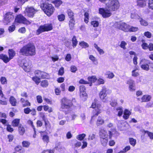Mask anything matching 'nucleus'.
I'll return each instance as SVG.
<instances>
[{
    "label": "nucleus",
    "instance_id": "12",
    "mask_svg": "<svg viewBox=\"0 0 153 153\" xmlns=\"http://www.w3.org/2000/svg\"><path fill=\"white\" fill-rule=\"evenodd\" d=\"M35 10L33 7H27L25 11L26 15L29 17H33L35 13Z\"/></svg>",
    "mask_w": 153,
    "mask_h": 153
},
{
    "label": "nucleus",
    "instance_id": "29",
    "mask_svg": "<svg viewBox=\"0 0 153 153\" xmlns=\"http://www.w3.org/2000/svg\"><path fill=\"white\" fill-rule=\"evenodd\" d=\"M8 53L9 58L11 59L13 58L15 54V51L12 49H9Z\"/></svg>",
    "mask_w": 153,
    "mask_h": 153
},
{
    "label": "nucleus",
    "instance_id": "43",
    "mask_svg": "<svg viewBox=\"0 0 153 153\" xmlns=\"http://www.w3.org/2000/svg\"><path fill=\"white\" fill-rule=\"evenodd\" d=\"M148 7L149 8L153 10V0H149Z\"/></svg>",
    "mask_w": 153,
    "mask_h": 153
},
{
    "label": "nucleus",
    "instance_id": "13",
    "mask_svg": "<svg viewBox=\"0 0 153 153\" xmlns=\"http://www.w3.org/2000/svg\"><path fill=\"white\" fill-rule=\"evenodd\" d=\"M130 16L132 19H140L142 16L139 12L135 10L131 12Z\"/></svg>",
    "mask_w": 153,
    "mask_h": 153
},
{
    "label": "nucleus",
    "instance_id": "25",
    "mask_svg": "<svg viewBox=\"0 0 153 153\" xmlns=\"http://www.w3.org/2000/svg\"><path fill=\"white\" fill-rule=\"evenodd\" d=\"M19 134L21 135H23L25 132V129L22 125H20L19 127Z\"/></svg>",
    "mask_w": 153,
    "mask_h": 153
},
{
    "label": "nucleus",
    "instance_id": "57",
    "mask_svg": "<svg viewBox=\"0 0 153 153\" xmlns=\"http://www.w3.org/2000/svg\"><path fill=\"white\" fill-rule=\"evenodd\" d=\"M144 35L148 38H150L151 37V33L148 31L144 33Z\"/></svg>",
    "mask_w": 153,
    "mask_h": 153
},
{
    "label": "nucleus",
    "instance_id": "3",
    "mask_svg": "<svg viewBox=\"0 0 153 153\" xmlns=\"http://www.w3.org/2000/svg\"><path fill=\"white\" fill-rule=\"evenodd\" d=\"M106 7L112 11H114L118 9L120 6L118 0H109L106 4Z\"/></svg>",
    "mask_w": 153,
    "mask_h": 153
},
{
    "label": "nucleus",
    "instance_id": "52",
    "mask_svg": "<svg viewBox=\"0 0 153 153\" xmlns=\"http://www.w3.org/2000/svg\"><path fill=\"white\" fill-rule=\"evenodd\" d=\"M149 45L146 43H143L142 45H141V46L144 49H148L149 46Z\"/></svg>",
    "mask_w": 153,
    "mask_h": 153
},
{
    "label": "nucleus",
    "instance_id": "8",
    "mask_svg": "<svg viewBox=\"0 0 153 153\" xmlns=\"http://www.w3.org/2000/svg\"><path fill=\"white\" fill-rule=\"evenodd\" d=\"M14 19V16L13 13L11 12H7L4 16V22L6 25L12 21Z\"/></svg>",
    "mask_w": 153,
    "mask_h": 153
},
{
    "label": "nucleus",
    "instance_id": "51",
    "mask_svg": "<svg viewBox=\"0 0 153 153\" xmlns=\"http://www.w3.org/2000/svg\"><path fill=\"white\" fill-rule=\"evenodd\" d=\"M117 111H119L118 113V115L119 116H121L123 114V111L120 108H118L117 109Z\"/></svg>",
    "mask_w": 153,
    "mask_h": 153
},
{
    "label": "nucleus",
    "instance_id": "45",
    "mask_svg": "<svg viewBox=\"0 0 153 153\" xmlns=\"http://www.w3.org/2000/svg\"><path fill=\"white\" fill-rule=\"evenodd\" d=\"M29 0H17L18 4L19 5H22L24 4L25 2Z\"/></svg>",
    "mask_w": 153,
    "mask_h": 153
},
{
    "label": "nucleus",
    "instance_id": "31",
    "mask_svg": "<svg viewBox=\"0 0 153 153\" xmlns=\"http://www.w3.org/2000/svg\"><path fill=\"white\" fill-rule=\"evenodd\" d=\"M100 141L102 145L103 146H105L108 142V138H100Z\"/></svg>",
    "mask_w": 153,
    "mask_h": 153
},
{
    "label": "nucleus",
    "instance_id": "44",
    "mask_svg": "<svg viewBox=\"0 0 153 153\" xmlns=\"http://www.w3.org/2000/svg\"><path fill=\"white\" fill-rule=\"evenodd\" d=\"M130 144L133 146H134L136 144V140L133 138H131L129 139Z\"/></svg>",
    "mask_w": 153,
    "mask_h": 153
},
{
    "label": "nucleus",
    "instance_id": "58",
    "mask_svg": "<svg viewBox=\"0 0 153 153\" xmlns=\"http://www.w3.org/2000/svg\"><path fill=\"white\" fill-rule=\"evenodd\" d=\"M31 110L30 108H27L24 109V111L25 114H27L31 112Z\"/></svg>",
    "mask_w": 153,
    "mask_h": 153
},
{
    "label": "nucleus",
    "instance_id": "11",
    "mask_svg": "<svg viewBox=\"0 0 153 153\" xmlns=\"http://www.w3.org/2000/svg\"><path fill=\"white\" fill-rule=\"evenodd\" d=\"M117 27L120 29L125 32H128L129 30V28L130 27V26L125 22H121L117 25Z\"/></svg>",
    "mask_w": 153,
    "mask_h": 153
},
{
    "label": "nucleus",
    "instance_id": "10",
    "mask_svg": "<svg viewBox=\"0 0 153 153\" xmlns=\"http://www.w3.org/2000/svg\"><path fill=\"white\" fill-rule=\"evenodd\" d=\"M16 22L19 23H22L26 25L30 24L31 22L27 20L25 18L21 15H18L16 19Z\"/></svg>",
    "mask_w": 153,
    "mask_h": 153
},
{
    "label": "nucleus",
    "instance_id": "16",
    "mask_svg": "<svg viewBox=\"0 0 153 153\" xmlns=\"http://www.w3.org/2000/svg\"><path fill=\"white\" fill-rule=\"evenodd\" d=\"M147 0H137V5L141 7H143L146 5Z\"/></svg>",
    "mask_w": 153,
    "mask_h": 153
},
{
    "label": "nucleus",
    "instance_id": "24",
    "mask_svg": "<svg viewBox=\"0 0 153 153\" xmlns=\"http://www.w3.org/2000/svg\"><path fill=\"white\" fill-rule=\"evenodd\" d=\"M104 120L102 117H99L98 118L96 124L97 126H99L100 125H102L104 123Z\"/></svg>",
    "mask_w": 153,
    "mask_h": 153
},
{
    "label": "nucleus",
    "instance_id": "22",
    "mask_svg": "<svg viewBox=\"0 0 153 153\" xmlns=\"http://www.w3.org/2000/svg\"><path fill=\"white\" fill-rule=\"evenodd\" d=\"M9 101L12 106H16V100L12 96L10 97Z\"/></svg>",
    "mask_w": 153,
    "mask_h": 153
},
{
    "label": "nucleus",
    "instance_id": "61",
    "mask_svg": "<svg viewBox=\"0 0 153 153\" xmlns=\"http://www.w3.org/2000/svg\"><path fill=\"white\" fill-rule=\"evenodd\" d=\"M65 59L66 61H70L71 59V55L69 54H68L66 55Z\"/></svg>",
    "mask_w": 153,
    "mask_h": 153
},
{
    "label": "nucleus",
    "instance_id": "18",
    "mask_svg": "<svg viewBox=\"0 0 153 153\" xmlns=\"http://www.w3.org/2000/svg\"><path fill=\"white\" fill-rule=\"evenodd\" d=\"M80 94V95H82L83 96H86L87 94L85 91V86L82 85L79 87Z\"/></svg>",
    "mask_w": 153,
    "mask_h": 153
},
{
    "label": "nucleus",
    "instance_id": "38",
    "mask_svg": "<svg viewBox=\"0 0 153 153\" xmlns=\"http://www.w3.org/2000/svg\"><path fill=\"white\" fill-rule=\"evenodd\" d=\"M140 19V22L141 24L142 25L144 26H146L148 25V22L146 21H145V20H143L142 18V17Z\"/></svg>",
    "mask_w": 153,
    "mask_h": 153
},
{
    "label": "nucleus",
    "instance_id": "41",
    "mask_svg": "<svg viewBox=\"0 0 153 153\" xmlns=\"http://www.w3.org/2000/svg\"><path fill=\"white\" fill-rule=\"evenodd\" d=\"M22 144L23 147H28L30 144V143L28 141H24L22 142Z\"/></svg>",
    "mask_w": 153,
    "mask_h": 153
},
{
    "label": "nucleus",
    "instance_id": "15",
    "mask_svg": "<svg viewBox=\"0 0 153 153\" xmlns=\"http://www.w3.org/2000/svg\"><path fill=\"white\" fill-rule=\"evenodd\" d=\"M35 74L36 76L42 78H45L46 75V74L45 73L39 70L36 71L35 72Z\"/></svg>",
    "mask_w": 153,
    "mask_h": 153
},
{
    "label": "nucleus",
    "instance_id": "7",
    "mask_svg": "<svg viewBox=\"0 0 153 153\" xmlns=\"http://www.w3.org/2000/svg\"><path fill=\"white\" fill-rule=\"evenodd\" d=\"M150 64V61L145 59L141 60L140 63L142 69L146 71H148L149 70V66Z\"/></svg>",
    "mask_w": 153,
    "mask_h": 153
},
{
    "label": "nucleus",
    "instance_id": "47",
    "mask_svg": "<svg viewBox=\"0 0 153 153\" xmlns=\"http://www.w3.org/2000/svg\"><path fill=\"white\" fill-rule=\"evenodd\" d=\"M88 80L91 82H94L96 81L97 79L95 76H92L91 77H88Z\"/></svg>",
    "mask_w": 153,
    "mask_h": 153
},
{
    "label": "nucleus",
    "instance_id": "56",
    "mask_svg": "<svg viewBox=\"0 0 153 153\" xmlns=\"http://www.w3.org/2000/svg\"><path fill=\"white\" fill-rule=\"evenodd\" d=\"M0 81L2 84H5L7 83V80L4 77H1L0 79Z\"/></svg>",
    "mask_w": 153,
    "mask_h": 153
},
{
    "label": "nucleus",
    "instance_id": "50",
    "mask_svg": "<svg viewBox=\"0 0 153 153\" xmlns=\"http://www.w3.org/2000/svg\"><path fill=\"white\" fill-rule=\"evenodd\" d=\"M91 24L94 27H96L98 26L99 23L98 21H93L91 22Z\"/></svg>",
    "mask_w": 153,
    "mask_h": 153
},
{
    "label": "nucleus",
    "instance_id": "30",
    "mask_svg": "<svg viewBox=\"0 0 153 153\" xmlns=\"http://www.w3.org/2000/svg\"><path fill=\"white\" fill-rule=\"evenodd\" d=\"M72 46L74 48L77 45L78 42L76 39V36H74L72 39Z\"/></svg>",
    "mask_w": 153,
    "mask_h": 153
},
{
    "label": "nucleus",
    "instance_id": "46",
    "mask_svg": "<svg viewBox=\"0 0 153 153\" xmlns=\"http://www.w3.org/2000/svg\"><path fill=\"white\" fill-rule=\"evenodd\" d=\"M15 25H13L9 27L8 30L10 32H12L14 31L15 29Z\"/></svg>",
    "mask_w": 153,
    "mask_h": 153
},
{
    "label": "nucleus",
    "instance_id": "26",
    "mask_svg": "<svg viewBox=\"0 0 153 153\" xmlns=\"http://www.w3.org/2000/svg\"><path fill=\"white\" fill-rule=\"evenodd\" d=\"M75 22L74 19H71L69 21V26L71 30H73L74 28Z\"/></svg>",
    "mask_w": 153,
    "mask_h": 153
},
{
    "label": "nucleus",
    "instance_id": "49",
    "mask_svg": "<svg viewBox=\"0 0 153 153\" xmlns=\"http://www.w3.org/2000/svg\"><path fill=\"white\" fill-rule=\"evenodd\" d=\"M58 18L59 20L60 21H63L65 18V16L63 14H62L60 15H59L58 16Z\"/></svg>",
    "mask_w": 153,
    "mask_h": 153
},
{
    "label": "nucleus",
    "instance_id": "33",
    "mask_svg": "<svg viewBox=\"0 0 153 153\" xmlns=\"http://www.w3.org/2000/svg\"><path fill=\"white\" fill-rule=\"evenodd\" d=\"M79 45L83 48H85L89 47V45L88 44L83 41L79 42Z\"/></svg>",
    "mask_w": 153,
    "mask_h": 153
},
{
    "label": "nucleus",
    "instance_id": "5",
    "mask_svg": "<svg viewBox=\"0 0 153 153\" xmlns=\"http://www.w3.org/2000/svg\"><path fill=\"white\" fill-rule=\"evenodd\" d=\"M110 9L105 7V8H100L99 9V13L104 18H108L111 16L112 13Z\"/></svg>",
    "mask_w": 153,
    "mask_h": 153
},
{
    "label": "nucleus",
    "instance_id": "63",
    "mask_svg": "<svg viewBox=\"0 0 153 153\" xmlns=\"http://www.w3.org/2000/svg\"><path fill=\"white\" fill-rule=\"evenodd\" d=\"M130 149V146H126L124 149L123 151L124 152H126L127 151L129 150Z\"/></svg>",
    "mask_w": 153,
    "mask_h": 153
},
{
    "label": "nucleus",
    "instance_id": "14",
    "mask_svg": "<svg viewBox=\"0 0 153 153\" xmlns=\"http://www.w3.org/2000/svg\"><path fill=\"white\" fill-rule=\"evenodd\" d=\"M127 83L129 85V89L131 91H133L135 90V83L133 80L129 79L127 81Z\"/></svg>",
    "mask_w": 153,
    "mask_h": 153
},
{
    "label": "nucleus",
    "instance_id": "62",
    "mask_svg": "<svg viewBox=\"0 0 153 153\" xmlns=\"http://www.w3.org/2000/svg\"><path fill=\"white\" fill-rule=\"evenodd\" d=\"M138 58L137 56H135L133 59V63L134 65H137V60Z\"/></svg>",
    "mask_w": 153,
    "mask_h": 153
},
{
    "label": "nucleus",
    "instance_id": "42",
    "mask_svg": "<svg viewBox=\"0 0 153 153\" xmlns=\"http://www.w3.org/2000/svg\"><path fill=\"white\" fill-rule=\"evenodd\" d=\"M127 45V43L124 41H123L121 42L120 46L124 50H125L126 48L125 46Z\"/></svg>",
    "mask_w": 153,
    "mask_h": 153
},
{
    "label": "nucleus",
    "instance_id": "59",
    "mask_svg": "<svg viewBox=\"0 0 153 153\" xmlns=\"http://www.w3.org/2000/svg\"><path fill=\"white\" fill-rule=\"evenodd\" d=\"M139 75V73L136 71V70H134L132 71V75L133 76L136 77L138 76Z\"/></svg>",
    "mask_w": 153,
    "mask_h": 153
},
{
    "label": "nucleus",
    "instance_id": "20",
    "mask_svg": "<svg viewBox=\"0 0 153 153\" xmlns=\"http://www.w3.org/2000/svg\"><path fill=\"white\" fill-rule=\"evenodd\" d=\"M0 59H2L5 63L8 62L11 59L7 55L3 54L0 55Z\"/></svg>",
    "mask_w": 153,
    "mask_h": 153
},
{
    "label": "nucleus",
    "instance_id": "1",
    "mask_svg": "<svg viewBox=\"0 0 153 153\" xmlns=\"http://www.w3.org/2000/svg\"><path fill=\"white\" fill-rule=\"evenodd\" d=\"M22 55L27 56H32L36 54V49L34 45L29 43L23 46L20 50Z\"/></svg>",
    "mask_w": 153,
    "mask_h": 153
},
{
    "label": "nucleus",
    "instance_id": "6",
    "mask_svg": "<svg viewBox=\"0 0 153 153\" xmlns=\"http://www.w3.org/2000/svg\"><path fill=\"white\" fill-rule=\"evenodd\" d=\"M31 63V62L29 60L23 59L21 61L20 65L25 71L28 72L30 70Z\"/></svg>",
    "mask_w": 153,
    "mask_h": 153
},
{
    "label": "nucleus",
    "instance_id": "17",
    "mask_svg": "<svg viewBox=\"0 0 153 153\" xmlns=\"http://www.w3.org/2000/svg\"><path fill=\"white\" fill-rule=\"evenodd\" d=\"M100 138H107L108 135L106 131L103 129H101L99 132Z\"/></svg>",
    "mask_w": 153,
    "mask_h": 153
},
{
    "label": "nucleus",
    "instance_id": "55",
    "mask_svg": "<svg viewBox=\"0 0 153 153\" xmlns=\"http://www.w3.org/2000/svg\"><path fill=\"white\" fill-rule=\"evenodd\" d=\"M36 99L37 102L39 103H41L42 102V97L41 96L38 95L36 97Z\"/></svg>",
    "mask_w": 153,
    "mask_h": 153
},
{
    "label": "nucleus",
    "instance_id": "48",
    "mask_svg": "<svg viewBox=\"0 0 153 153\" xmlns=\"http://www.w3.org/2000/svg\"><path fill=\"white\" fill-rule=\"evenodd\" d=\"M64 73V68L63 67H61L59 69L58 74L59 75L62 76Z\"/></svg>",
    "mask_w": 153,
    "mask_h": 153
},
{
    "label": "nucleus",
    "instance_id": "9",
    "mask_svg": "<svg viewBox=\"0 0 153 153\" xmlns=\"http://www.w3.org/2000/svg\"><path fill=\"white\" fill-rule=\"evenodd\" d=\"M111 93V91L107 89L105 87H103L102 89L99 93L100 98L102 100H104L105 99L108 94Z\"/></svg>",
    "mask_w": 153,
    "mask_h": 153
},
{
    "label": "nucleus",
    "instance_id": "19",
    "mask_svg": "<svg viewBox=\"0 0 153 153\" xmlns=\"http://www.w3.org/2000/svg\"><path fill=\"white\" fill-rule=\"evenodd\" d=\"M20 102L22 104V106L24 107L28 106L30 105V103L27 100H25V99L23 98L21 99Z\"/></svg>",
    "mask_w": 153,
    "mask_h": 153
},
{
    "label": "nucleus",
    "instance_id": "60",
    "mask_svg": "<svg viewBox=\"0 0 153 153\" xmlns=\"http://www.w3.org/2000/svg\"><path fill=\"white\" fill-rule=\"evenodd\" d=\"M7 129L8 131L10 132H12L13 131V129L11 127L10 125L7 126Z\"/></svg>",
    "mask_w": 153,
    "mask_h": 153
},
{
    "label": "nucleus",
    "instance_id": "40",
    "mask_svg": "<svg viewBox=\"0 0 153 153\" xmlns=\"http://www.w3.org/2000/svg\"><path fill=\"white\" fill-rule=\"evenodd\" d=\"M48 82L46 80L42 81L41 83V85L43 87H47L48 86Z\"/></svg>",
    "mask_w": 153,
    "mask_h": 153
},
{
    "label": "nucleus",
    "instance_id": "54",
    "mask_svg": "<svg viewBox=\"0 0 153 153\" xmlns=\"http://www.w3.org/2000/svg\"><path fill=\"white\" fill-rule=\"evenodd\" d=\"M77 70V68L74 65H72L71 66V72L75 73Z\"/></svg>",
    "mask_w": 153,
    "mask_h": 153
},
{
    "label": "nucleus",
    "instance_id": "39",
    "mask_svg": "<svg viewBox=\"0 0 153 153\" xmlns=\"http://www.w3.org/2000/svg\"><path fill=\"white\" fill-rule=\"evenodd\" d=\"M62 3V1L59 0H56L54 1L55 6L57 7H59Z\"/></svg>",
    "mask_w": 153,
    "mask_h": 153
},
{
    "label": "nucleus",
    "instance_id": "2",
    "mask_svg": "<svg viewBox=\"0 0 153 153\" xmlns=\"http://www.w3.org/2000/svg\"><path fill=\"white\" fill-rule=\"evenodd\" d=\"M73 104L71 100L66 98H64L61 100L60 109L65 114H67L69 113V109L72 107Z\"/></svg>",
    "mask_w": 153,
    "mask_h": 153
},
{
    "label": "nucleus",
    "instance_id": "64",
    "mask_svg": "<svg viewBox=\"0 0 153 153\" xmlns=\"http://www.w3.org/2000/svg\"><path fill=\"white\" fill-rule=\"evenodd\" d=\"M107 75H108V78L110 79L112 78L114 76L113 73L112 72H109L107 74Z\"/></svg>",
    "mask_w": 153,
    "mask_h": 153
},
{
    "label": "nucleus",
    "instance_id": "27",
    "mask_svg": "<svg viewBox=\"0 0 153 153\" xmlns=\"http://www.w3.org/2000/svg\"><path fill=\"white\" fill-rule=\"evenodd\" d=\"M20 120L18 119H15L13 120L12 123V125L14 127H16L18 126Z\"/></svg>",
    "mask_w": 153,
    "mask_h": 153
},
{
    "label": "nucleus",
    "instance_id": "53",
    "mask_svg": "<svg viewBox=\"0 0 153 153\" xmlns=\"http://www.w3.org/2000/svg\"><path fill=\"white\" fill-rule=\"evenodd\" d=\"M7 0H0V7L7 3Z\"/></svg>",
    "mask_w": 153,
    "mask_h": 153
},
{
    "label": "nucleus",
    "instance_id": "37",
    "mask_svg": "<svg viewBox=\"0 0 153 153\" xmlns=\"http://www.w3.org/2000/svg\"><path fill=\"white\" fill-rule=\"evenodd\" d=\"M138 30V28L137 27H133V26L131 27L130 26V27L129 28V30H128V32H135Z\"/></svg>",
    "mask_w": 153,
    "mask_h": 153
},
{
    "label": "nucleus",
    "instance_id": "23",
    "mask_svg": "<svg viewBox=\"0 0 153 153\" xmlns=\"http://www.w3.org/2000/svg\"><path fill=\"white\" fill-rule=\"evenodd\" d=\"M131 114V112L129 110L127 109L125 110L123 116L125 120L128 119Z\"/></svg>",
    "mask_w": 153,
    "mask_h": 153
},
{
    "label": "nucleus",
    "instance_id": "34",
    "mask_svg": "<svg viewBox=\"0 0 153 153\" xmlns=\"http://www.w3.org/2000/svg\"><path fill=\"white\" fill-rule=\"evenodd\" d=\"M32 79L37 85H38L40 82V78L37 76L32 77Z\"/></svg>",
    "mask_w": 153,
    "mask_h": 153
},
{
    "label": "nucleus",
    "instance_id": "36",
    "mask_svg": "<svg viewBox=\"0 0 153 153\" xmlns=\"http://www.w3.org/2000/svg\"><path fill=\"white\" fill-rule=\"evenodd\" d=\"M86 134H82L77 136L76 138L79 140H83Z\"/></svg>",
    "mask_w": 153,
    "mask_h": 153
},
{
    "label": "nucleus",
    "instance_id": "32",
    "mask_svg": "<svg viewBox=\"0 0 153 153\" xmlns=\"http://www.w3.org/2000/svg\"><path fill=\"white\" fill-rule=\"evenodd\" d=\"M143 131L145 134H147L149 138L152 140L153 139V133L148 131L143 130Z\"/></svg>",
    "mask_w": 153,
    "mask_h": 153
},
{
    "label": "nucleus",
    "instance_id": "35",
    "mask_svg": "<svg viewBox=\"0 0 153 153\" xmlns=\"http://www.w3.org/2000/svg\"><path fill=\"white\" fill-rule=\"evenodd\" d=\"M42 139L43 141L46 143H47L49 142V137L46 135H43L42 136Z\"/></svg>",
    "mask_w": 153,
    "mask_h": 153
},
{
    "label": "nucleus",
    "instance_id": "28",
    "mask_svg": "<svg viewBox=\"0 0 153 153\" xmlns=\"http://www.w3.org/2000/svg\"><path fill=\"white\" fill-rule=\"evenodd\" d=\"M67 13L69 17L71 19H74V13L70 9H68Z\"/></svg>",
    "mask_w": 153,
    "mask_h": 153
},
{
    "label": "nucleus",
    "instance_id": "4",
    "mask_svg": "<svg viewBox=\"0 0 153 153\" xmlns=\"http://www.w3.org/2000/svg\"><path fill=\"white\" fill-rule=\"evenodd\" d=\"M53 26L51 24H46L39 26L36 31V34L39 35L42 32L48 31L52 30Z\"/></svg>",
    "mask_w": 153,
    "mask_h": 153
},
{
    "label": "nucleus",
    "instance_id": "21",
    "mask_svg": "<svg viewBox=\"0 0 153 153\" xmlns=\"http://www.w3.org/2000/svg\"><path fill=\"white\" fill-rule=\"evenodd\" d=\"M151 97L150 95H144L141 98L142 102H147L150 100Z\"/></svg>",
    "mask_w": 153,
    "mask_h": 153
}]
</instances>
